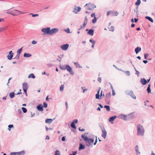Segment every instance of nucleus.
Instances as JSON below:
<instances>
[{"mask_svg":"<svg viewBox=\"0 0 155 155\" xmlns=\"http://www.w3.org/2000/svg\"><path fill=\"white\" fill-rule=\"evenodd\" d=\"M20 92H18L17 93L15 92V90L14 92H12L9 94V96L10 97H14L15 96V95H18L20 94H21L22 93L21 92V89L19 90Z\"/></svg>","mask_w":155,"mask_h":155,"instance_id":"9","label":"nucleus"},{"mask_svg":"<svg viewBox=\"0 0 155 155\" xmlns=\"http://www.w3.org/2000/svg\"><path fill=\"white\" fill-rule=\"evenodd\" d=\"M140 3V0H137V2H136L135 4L137 6L139 5Z\"/></svg>","mask_w":155,"mask_h":155,"instance_id":"41","label":"nucleus"},{"mask_svg":"<svg viewBox=\"0 0 155 155\" xmlns=\"http://www.w3.org/2000/svg\"><path fill=\"white\" fill-rule=\"evenodd\" d=\"M25 150H23L20 152H17L18 155H24L25 154Z\"/></svg>","mask_w":155,"mask_h":155,"instance_id":"24","label":"nucleus"},{"mask_svg":"<svg viewBox=\"0 0 155 155\" xmlns=\"http://www.w3.org/2000/svg\"><path fill=\"white\" fill-rule=\"evenodd\" d=\"M58 31V29L55 28L50 30V28L48 27L46 28H43L41 29V31L45 34L49 35H52L56 33Z\"/></svg>","mask_w":155,"mask_h":155,"instance_id":"1","label":"nucleus"},{"mask_svg":"<svg viewBox=\"0 0 155 155\" xmlns=\"http://www.w3.org/2000/svg\"><path fill=\"white\" fill-rule=\"evenodd\" d=\"M54 155H61L60 152L58 150H56Z\"/></svg>","mask_w":155,"mask_h":155,"instance_id":"34","label":"nucleus"},{"mask_svg":"<svg viewBox=\"0 0 155 155\" xmlns=\"http://www.w3.org/2000/svg\"><path fill=\"white\" fill-rule=\"evenodd\" d=\"M110 14H111L113 16H114V12L111 11H108L107 13V15L108 16Z\"/></svg>","mask_w":155,"mask_h":155,"instance_id":"23","label":"nucleus"},{"mask_svg":"<svg viewBox=\"0 0 155 155\" xmlns=\"http://www.w3.org/2000/svg\"><path fill=\"white\" fill-rule=\"evenodd\" d=\"M10 155H18L17 152H12L10 153Z\"/></svg>","mask_w":155,"mask_h":155,"instance_id":"44","label":"nucleus"},{"mask_svg":"<svg viewBox=\"0 0 155 155\" xmlns=\"http://www.w3.org/2000/svg\"><path fill=\"white\" fill-rule=\"evenodd\" d=\"M43 107L41 104H39L37 107V109L39 111H42L43 110Z\"/></svg>","mask_w":155,"mask_h":155,"instance_id":"13","label":"nucleus"},{"mask_svg":"<svg viewBox=\"0 0 155 155\" xmlns=\"http://www.w3.org/2000/svg\"><path fill=\"white\" fill-rule=\"evenodd\" d=\"M110 30L112 31H114V27L113 26H111L110 28Z\"/></svg>","mask_w":155,"mask_h":155,"instance_id":"49","label":"nucleus"},{"mask_svg":"<svg viewBox=\"0 0 155 155\" xmlns=\"http://www.w3.org/2000/svg\"><path fill=\"white\" fill-rule=\"evenodd\" d=\"M53 120L52 119L48 118L45 120V122L46 123L50 124L52 122Z\"/></svg>","mask_w":155,"mask_h":155,"instance_id":"18","label":"nucleus"},{"mask_svg":"<svg viewBox=\"0 0 155 155\" xmlns=\"http://www.w3.org/2000/svg\"><path fill=\"white\" fill-rule=\"evenodd\" d=\"M24 56L25 57L28 58L31 57V55L30 54L25 53Z\"/></svg>","mask_w":155,"mask_h":155,"instance_id":"29","label":"nucleus"},{"mask_svg":"<svg viewBox=\"0 0 155 155\" xmlns=\"http://www.w3.org/2000/svg\"><path fill=\"white\" fill-rule=\"evenodd\" d=\"M118 13L117 12H114V16H117Z\"/></svg>","mask_w":155,"mask_h":155,"instance_id":"62","label":"nucleus"},{"mask_svg":"<svg viewBox=\"0 0 155 155\" xmlns=\"http://www.w3.org/2000/svg\"><path fill=\"white\" fill-rule=\"evenodd\" d=\"M8 28L7 26L5 27H2L0 28V32H2Z\"/></svg>","mask_w":155,"mask_h":155,"instance_id":"36","label":"nucleus"},{"mask_svg":"<svg viewBox=\"0 0 155 155\" xmlns=\"http://www.w3.org/2000/svg\"><path fill=\"white\" fill-rule=\"evenodd\" d=\"M140 82L143 84L145 85L147 83V81L145 79L143 78L141 80Z\"/></svg>","mask_w":155,"mask_h":155,"instance_id":"20","label":"nucleus"},{"mask_svg":"<svg viewBox=\"0 0 155 155\" xmlns=\"http://www.w3.org/2000/svg\"><path fill=\"white\" fill-rule=\"evenodd\" d=\"M20 55L18 54L17 55V56H16L15 58L18 59L19 58Z\"/></svg>","mask_w":155,"mask_h":155,"instance_id":"63","label":"nucleus"},{"mask_svg":"<svg viewBox=\"0 0 155 155\" xmlns=\"http://www.w3.org/2000/svg\"><path fill=\"white\" fill-rule=\"evenodd\" d=\"M101 78L99 77L98 78V81H99L100 83L101 82Z\"/></svg>","mask_w":155,"mask_h":155,"instance_id":"60","label":"nucleus"},{"mask_svg":"<svg viewBox=\"0 0 155 155\" xmlns=\"http://www.w3.org/2000/svg\"><path fill=\"white\" fill-rule=\"evenodd\" d=\"M28 85L27 83L24 82L22 84V88L24 91L23 96H27V91L28 90Z\"/></svg>","mask_w":155,"mask_h":155,"instance_id":"5","label":"nucleus"},{"mask_svg":"<svg viewBox=\"0 0 155 155\" xmlns=\"http://www.w3.org/2000/svg\"><path fill=\"white\" fill-rule=\"evenodd\" d=\"M64 87V85H62L60 87V90L61 91H62L63 90Z\"/></svg>","mask_w":155,"mask_h":155,"instance_id":"46","label":"nucleus"},{"mask_svg":"<svg viewBox=\"0 0 155 155\" xmlns=\"http://www.w3.org/2000/svg\"><path fill=\"white\" fill-rule=\"evenodd\" d=\"M97 137L96 136V139L95 140V142H94V145H96L97 142Z\"/></svg>","mask_w":155,"mask_h":155,"instance_id":"52","label":"nucleus"},{"mask_svg":"<svg viewBox=\"0 0 155 155\" xmlns=\"http://www.w3.org/2000/svg\"><path fill=\"white\" fill-rule=\"evenodd\" d=\"M78 123V119L74 120L73 122L71 123V127L74 129H76V127L75 125V124H76Z\"/></svg>","mask_w":155,"mask_h":155,"instance_id":"8","label":"nucleus"},{"mask_svg":"<svg viewBox=\"0 0 155 155\" xmlns=\"http://www.w3.org/2000/svg\"><path fill=\"white\" fill-rule=\"evenodd\" d=\"M94 30L93 29H90L88 31V34L91 36H92L94 35Z\"/></svg>","mask_w":155,"mask_h":155,"instance_id":"22","label":"nucleus"},{"mask_svg":"<svg viewBox=\"0 0 155 155\" xmlns=\"http://www.w3.org/2000/svg\"><path fill=\"white\" fill-rule=\"evenodd\" d=\"M133 114V113H131L130 114H128V117L129 118H130V119H133L134 117V116L133 115L132 116H131V114Z\"/></svg>","mask_w":155,"mask_h":155,"instance_id":"38","label":"nucleus"},{"mask_svg":"<svg viewBox=\"0 0 155 155\" xmlns=\"http://www.w3.org/2000/svg\"><path fill=\"white\" fill-rule=\"evenodd\" d=\"M85 6L87 7V10H93L96 7L95 5L90 3L86 4Z\"/></svg>","mask_w":155,"mask_h":155,"instance_id":"6","label":"nucleus"},{"mask_svg":"<svg viewBox=\"0 0 155 155\" xmlns=\"http://www.w3.org/2000/svg\"><path fill=\"white\" fill-rule=\"evenodd\" d=\"M29 15H31L33 17L38 16H39V15L38 14H33L32 13H31V14H30Z\"/></svg>","mask_w":155,"mask_h":155,"instance_id":"42","label":"nucleus"},{"mask_svg":"<svg viewBox=\"0 0 155 155\" xmlns=\"http://www.w3.org/2000/svg\"><path fill=\"white\" fill-rule=\"evenodd\" d=\"M18 112L20 114H21L22 113L21 110V109H20L18 110Z\"/></svg>","mask_w":155,"mask_h":155,"instance_id":"59","label":"nucleus"},{"mask_svg":"<svg viewBox=\"0 0 155 155\" xmlns=\"http://www.w3.org/2000/svg\"><path fill=\"white\" fill-rule=\"evenodd\" d=\"M22 47H21L20 49H18L17 51V52L18 53V54H19V55H20V54L22 50Z\"/></svg>","mask_w":155,"mask_h":155,"instance_id":"37","label":"nucleus"},{"mask_svg":"<svg viewBox=\"0 0 155 155\" xmlns=\"http://www.w3.org/2000/svg\"><path fill=\"white\" fill-rule=\"evenodd\" d=\"M150 84H149L148 85V86L147 87V92L148 93H150L151 92V90L150 89Z\"/></svg>","mask_w":155,"mask_h":155,"instance_id":"33","label":"nucleus"},{"mask_svg":"<svg viewBox=\"0 0 155 155\" xmlns=\"http://www.w3.org/2000/svg\"><path fill=\"white\" fill-rule=\"evenodd\" d=\"M145 18L146 19H148L152 23L153 22V19L151 17H148V16H146L145 17Z\"/></svg>","mask_w":155,"mask_h":155,"instance_id":"31","label":"nucleus"},{"mask_svg":"<svg viewBox=\"0 0 155 155\" xmlns=\"http://www.w3.org/2000/svg\"><path fill=\"white\" fill-rule=\"evenodd\" d=\"M141 48H139V47H137V48H136L135 49V51L136 53L137 54L139 51H141Z\"/></svg>","mask_w":155,"mask_h":155,"instance_id":"28","label":"nucleus"},{"mask_svg":"<svg viewBox=\"0 0 155 155\" xmlns=\"http://www.w3.org/2000/svg\"><path fill=\"white\" fill-rule=\"evenodd\" d=\"M81 88L82 90L83 91V93H84L85 91H87V89H85V87H82Z\"/></svg>","mask_w":155,"mask_h":155,"instance_id":"51","label":"nucleus"},{"mask_svg":"<svg viewBox=\"0 0 155 155\" xmlns=\"http://www.w3.org/2000/svg\"><path fill=\"white\" fill-rule=\"evenodd\" d=\"M43 107L45 108H46L48 107V104L46 102H44L43 103Z\"/></svg>","mask_w":155,"mask_h":155,"instance_id":"39","label":"nucleus"},{"mask_svg":"<svg viewBox=\"0 0 155 155\" xmlns=\"http://www.w3.org/2000/svg\"><path fill=\"white\" fill-rule=\"evenodd\" d=\"M102 134L101 136L104 138V139H105L106 138L107 133L105 129H104V130H102Z\"/></svg>","mask_w":155,"mask_h":155,"instance_id":"11","label":"nucleus"},{"mask_svg":"<svg viewBox=\"0 0 155 155\" xmlns=\"http://www.w3.org/2000/svg\"><path fill=\"white\" fill-rule=\"evenodd\" d=\"M90 41L91 42L92 44H95V41H93V40L92 39H90Z\"/></svg>","mask_w":155,"mask_h":155,"instance_id":"53","label":"nucleus"},{"mask_svg":"<svg viewBox=\"0 0 155 155\" xmlns=\"http://www.w3.org/2000/svg\"><path fill=\"white\" fill-rule=\"evenodd\" d=\"M61 140L63 141H64L65 140V137L64 136H63L62 137Z\"/></svg>","mask_w":155,"mask_h":155,"instance_id":"57","label":"nucleus"},{"mask_svg":"<svg viewBox=\"0 0 155 155\" xmlns=\"http://www.w3.org/2000/svg\"><path fill=\"white\" fill-rule=\"evenodd\" d=\"M117 118V116L116 115L110 117L109 119V121L111 124H113V123L112 122L113 121L114 119Z\"/></svg>","mask_w":155,"mask_h":155,"instance_id":"15","label":"nucleus"},{"mask_svg":"<svg viewBox=\"0 0 155 155\" xmlns=\"http://www.w3.org/2000/svg\"><path fill=\"white\" fill-rule=\"evenodd\" d=\"M127 116L126 115H124L121 114L120 118L124 120H128L126 118V117Z\"/></svg>","mask_w":155,"mask_h":155,"instance_id":"26","label":"nucleus"},{"mask_svg":"<svg viewBox=\"0 0 155 155\" xmlns=\"http://www.w3.org/2000/svg\"><path fill=\"white\" fill-rule=\"evenodd\" d=\"M85 148V146L83 144L81 143H80L79 145V150H83Z\"/></svg>","mask_w":155,"mask_h":155,"instance_id":"21","label":"nucleus"},{"mask_svg":"<svg viewBox=\"0 0 155 155\" xmlns=\"http://www.w3.org/2000/svg\"><path fill=\"white\" fill-rule=\"evenodd\" d=\"M14 126L13 124H9L8 126V127L11 129V128L13 127Z\"/></svg>","mask_w":155,"mask_h":155,"instance_id":"58","label":"nucleus"},{"mask_svg":"<svg viewBox=\"0 0 155 155\" xmlns=\"http://www.w3.org/2000/svg\"><path fill=\"white\" fill-rule=\"evenodd\" d=\"M60 68L62 70H66V66H60Z\"/></svg>","mask_w":155,"mask_h":155,"instance_id":"43","label":"nucleus"},{"mask_svg":"<svg viewBox=\"0 0 155 155\" xmlns=\"http://www.w3.org/2000/svg\"><path fill=\"white\" fill-rule=\"evenodd\" d=\"M13 54L12 53V51H10L9 52V54L7 56V58L8 60H11L13 56Z\"/></svg>","mask_w":155,"mask_h":155,"instance_id":"12","label":"nucleus"},{"mask_svg":"<svg viewBox=\"0 0 155 155\" xmlns=\"http://www.w3.org/2000/svg\"><path fill=\"white\" fill-rule=\"evenodd\" d=\"M101 88L99 87L97 91V93L96 94V97H102V96L104 97V94L102 91H101L100 92Z\"/></svg>","mask_w":155,"mask_h":155,"instance_id":"7","label":"nucleus"},{"mask_svg":"<svg viewBox=\"0 0 155 155\" xmlns=\"http://www.w3.org/2000/svg\"><path fill=\"white\" fill-rule=\"evenodd\" d=\"M28 78H35V77L33 74H31L28 76Z\"/></svg>","mask_w":155,"mask_h":155,"instance_id":"35","label":"nucleus"},{"mask_svg":"<svg viewBox=\"0 0 155 155\" xmlns=\"http://www.w3.org/2000/svg\"><path fill=\"white\" fill-rule=\"evenodd\" d=\"M135 150L137 153V155L140 154V153L138 150V147L137 145L135 146Z\"/></svg>","mask_w":155,"mask_h":155,"instance_id":"16","label":"nucleus"},{"mask_svg":"<svg viewBox=\"0 0 155 155\" xmlns=\"http://www.w3.org/2000/svg\"><path fill=\"white\" fill-rule=\"evenodd\" d=\"M31 43L33 45H35L37 43V42L35 40H33L32 41Z\"/></svg>","mask_w":155,"mask_h":155,"instance_id":"54","label":"nucleus"},{"mask_svg":"<svg viewBox=\"0 0 155 155\" xmlns=\"http://www.w3.org/2000/svg\"><path fill=\"white\" fill-rule=\"evenodd\" d=\"M21 109L24 113H26L27 112V110L25 108L22 107Z\"/></svg>","mask_w":155,"mask_h":155,"instance_id":"40","label":"nucleus"},{"mask_svg":"<svg viewBox=\"0 0 155 155\" xmlns=\"http://www.w3.org/2000/svg\"><path fill=\"white\" fill-rule=\"evenodd\" d=\"M128 95L131 97H134V96L133 92L132 91H129L127 92Z\"/></svg>","mask_w":155,"mask_h":155,"instance_id":"19","label":"nucleus"},{"mask_svg":"<svg viewBox=\"0 0 155 155\" xmlns=\"http://www.w3.org/2000/svg\"><path fill=\"white\" fill-rule=\"evenodd\" d=\"M98 105L101 108H103V106L100 104H98Z\"/></svg>","mask_w":155,"mask_h":155,"instance_id":"61","label":"nucleus"},{"mask_svg":"<svg viewBox=\"0 0 155 155\" xmlns=\"http://www.w3.org/2000/svg\"><path fill=\"white\" fill-rule=\"evenodd\" d=\"M78 129L79 131H84L85 130L84 129V128L81 129V127H79Z\"/></svg>","mask_w":155,"mask_h":155,"instance_id":"47","label":"nucleus"},{"mask_svg":"<svg viewBox=\"0 0 155 155\" xmlns=\"http://www.w3.org/2000/svg\"><path fill=\"white\" fill-rule=\"evenodd\" d=\"M87 23V16H85L84 23L83 24V27H85Z\"/></svg>","mask_w":155,"mask_h":155,"instance_id":"17","label":"nucleus"},{"mask_svg":"<svg viewBox=\"0 0 155 155\" xmlns=\"http://www.w3.org/2000/svg\"><path fill=\"white\" fill-rule=\"evenodd\" d=\"M65 104L66 105V109H67L68 107V103H67V101H66L65 102Z\"/></svg>","mask_w":155,"mask_h":155,"instance_id":"64","label":"nucleus"},{"mask_svg":"<svg viewBox=\"0 0 155 155\" xmlns=\"http://www.w3.org/2000/svg\"><path fill=\"white\" fill-rule=\"evenodd\" d=\"M69 46L68 44L63 45L61 46V48L63 50H66L68 48Z\"/></svg>","mask_w":155,"mask_h":155,"instance_id":"10","label":"nucleus"},{"mask_svg":"<svg viewBox=\"0 0 155 155\" xmlns=\"http://www.w3.org/2000/svg\"><path fill=\"white\" fill-rule=\"evenodd\" d=\"M66 70H67L69 72H71L72 71V68L68 65H66Z\"/></svg>","mask_w":155,"mask_h":155,"instance_id":"25","label":"nucleus"},{"mask_svg":"<svg viewBox=\"0 0 155 155\" xmlns=\"http://www.w3.org/2000/svg\"><path fill=\"white\" fill-rule=\"evenodd\" d=\"M105 100L107 104H109L110 101V97H105Z\"/></svg>","mask_w":155,"mask_h":155,"instance_id":"27","label":"nucleus"},{"mask_svg":"<svg viewBox=\"0 0 155 155\" xmlns=\"http://www.w3.org/2000/svg\"><path fill=\"white\" fill-rule=\"evenodd\" d=\"M137 135L138 136H143L144 134L145 130L143 126L140 124H138L137 127Z\"/></svg>","mask_w":155,"mask_h":155,"instance_id":"4","label":"nucleus"},{"mask_svg":"<svg viewBox=\"0 0 155 155\" xmlns=\"http://www.w3.org/2000/svg\"><path fill=\"white\" fill-rule=\"evenodd\" d=\"M112 95L113 96H114L115 94V92L114 90V89L112 88Z\"/></svg>","mask_w":155,"mask_h":155,"instance_id":"56","label":"nucleus"},{"mask_svg":"<svg viewBox=\"0 0 155 155\" xmlns=\"http://www.w3.org/2000/svg\"><path fill=\"white\" fill-rule=\"evenodd\" d=\"M6 13L12 15L13 16H17L20 14H23L25 13L24 12H21L17 9L11 10V9L7 10Z\"/></svg>","mask_w":155,"mask_h":155,"instance_id":"2","label":"nucleus"},{"mask_svg":"<svg viewBox=\"0 0 155 155\" xmlns=\"http://www.w3.org/2000/svg\"><path fill=\"white\" fill-rule=\"evenodd\" d=\"M99 126L101 128V130H104V129H105L104 127V126L102 124H99Z\"/></svg>","mask_w":155,"mask_h":155,"instance_id":"32","label":"nucleus"},{"mask_svg":"<svg viewBox=\"0 0 155 155\" xmlns=\"http://www.w3.org/2000/svg\"><path fill=\"white\" fill-rule=\"evenodd\" d=\"M81 138L85 141L86 145L88 147L93 146L92 143L94 142V140L91 138H89L85 136L82 134L81 135Z\"/></svg>","mask_w":155,"mask_h":155,"instance_id":"3","label":"nucleus"},{"mask_svg":"<svg viewBox=\"0 0 155 155\" xmlns=\"http://www.w3.org/2000/svg\"><path fill=\"white\" fill-rule=\"evenodd\" d=\"M104 107V108H106V109L107 111H110V107L109 105H105Z\"/></svg>","mask_w":155,"mask_h":155,"instance_id":"30","label":"nucleus"},{"mask_svg":"<svg viewBox=\"0 0 155 155\" xmlns=\"http://www.w3.org/2000/svg\"><path fill=\"white\" fill-rule=\"evenodd\" d=\"M125 74L127 76H129L130 74V72L128 71H126L125 72Z\"/></svg>","mask_w":155,"mask_h":155,"instance_id":"48","label":"nucleus"},{"mask_svg":"<svg viewBox=\"0 0 155 155\" xmlns=\"http://www.w3.org/2000/svg\"><path fill=\"white\" fill-rule=\"evenodd\" d=\"M148 54H144V58L145 59H147L148 57Z\"/></svg>","mask_w":155,"mask_h":155,"instance_id":"55","label":"nucleus"},{"mask_svg":"<svg viewBox=\"0 0 155 155\" xmlns=\"http://www.w3.org/2000/svg\"><path fill=\"white\" fill-rule=\"evenodd\" d=\"M91 17H94V18L92 20L93 23H95L97 21V18L95 17V14L94 13H92L91 15Z\"/></svg>","mask_w":155,"mask_h":155,"instance_id":"14","label":"nucleus"},{"mask_svg":"<svg viewBox=\"0 0 155 155\" xmlns=\"http://www.w3.org/2000/svg\"><path fill=\"white\" fill-rule=\"evenodd\" d=\"M72 154H70L69 155H76V154L77 153V151H72Z\"/></svg>","mask_w":155,"mask_h":155,"instance_id":"45","label":"nucleus"},{"mask_svg":"<svg viewBox=\"0 0 155 155\" xmlns=\"http://www.w3.org/2000/svg\"><path fill=\"white\" fill-rule=\"evenodd\" d=\"M66 32L68 33H70V29L69 28H68L66 30H64Z\"/></svg>","mask_w":155,"mask_h":155,"instance_id":"50","label":"nucleus"}]
</instances>
